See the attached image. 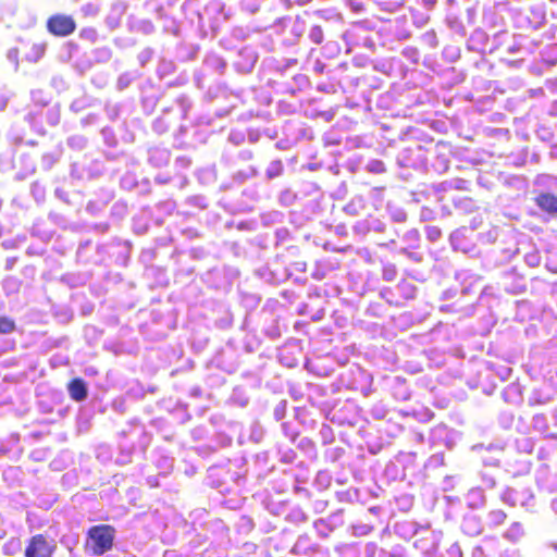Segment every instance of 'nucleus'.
I'll list each match as a JSON object with an SVG mask.
<instances>
[{
	"label": "nucleus",
	"instance_id": "nucleus-1",
	"mask_svg": "<svg viewBox=\"0 0 557 557\" xmlns=\"http://www.w3.org/2000/svg\"><path fill=\"white\" fill-rule=\"evenodd\" d=\"M115 529L109 524H99L89 528L85 546L94 555L100 556L113 547Z\"/></svg>",
	"mask_w": 557,
	"mask_h": 557
},
{
	"label": "nucleus",
	"instance_id": "nucleus-2",
	"mask_svg": "<svg viewBox=\"0 0 557 557\" xmlns=\"http://www.w3.org/2000/svg\"><path fill=\"white\" fill-rule=\"evenodd\" d=\"M57 545L45 534L32 536L25 547V557H53Z\"/></svg>",
	"mask_w": 557,
	"mask_h": 557
},
{
	"label": "nucleus",
	"instance_id": "nucleus-3",
	"mask_svg": "<svg viewBox=\"0 0 557 557\" xmlns=\"http://www.w3.org/2000/svg\"><path fill=\"white\" fill-rule=\"evenodd\" d=\"M47 30L55 37H67L76 29V22L71 15L57 13L48 17Z\"/></svg>",
	"mask_w": 557,
	"mask_h": 557
},
{
	"label": "nucleus",
	"instance_id": "nucleus-4",
	"mask_svg": "<svg viewBox=\"0 0 557 557\" xmlns=\"http://www.w3.org/2000/svg\"><path fill=\"white\" fill-rule=\"evenodd\" d=\"M70 397L75 401H82L87 397V386L83 379L75 377L67 384Z\"/></svg>",
	"mask_w": 557,
	"mask_h": 557
},
{
	"label": "nucleus",
	"instance_id": "nucleus-5",
	"mask_svg": "<svg viewBox=\"0 0 557 557\" xmlns=\"http://www.w3.org/2000/svg\"><path fill=\"white\" fill-rule=\"evenodd\" d=\"M536 206L544 212L557 214V196L542 193L534 199Z\"/></svg>",
	"mask_w": 557,
	"mask_h": 557
},
{
	"label": "nucleus",
	"instance_id": "nucleus-6",
	"mask_svg": "<svg viewBox=\"0 0 557 557\" xmlns=\"http://www.w3.org/2000/svg\"><path fill=\"white\" fill-rule=\"evenodd\" d=\"M16 330V323L12 318L7 315L0 317V334L7 335L11 334Z\"/></svg>",
	"mask_w": 557,
	"mask_h": 557
},
{
	"label": "nucleus",
	"instance_id": "nucleus-7",
	"mask_svg": "<svg viewBox=\"0 0 557 557\" xmlns=\"http://www.w3.org/2000/svg\"><path fill=\"white\" fill-rule=\"evenodd\" d=\"M79 37L95 44L98 40L97 30L94 27H85L79 32Z\"/></svg>",
	"mask_w": 557,
	"mask_h": 557
},
{
	"label": "nucleus",
	"instance_id": "nucleus-8",
	"mask_svg": "<svg viewBox=\"0 0 557 557\" xmlns=\"http://www.w3.org/2000/svg\"><path fill=\"white\" fill-rule=\"evenodd\" d=\"M282 172H283L282 162L280 160H277L273 163V169H270L267 171V175H268V177L273 178L275 176L281 175Z\"/></svg>",
	"mask_w": 557,
	"mask_h": 557
}]
</instances>
